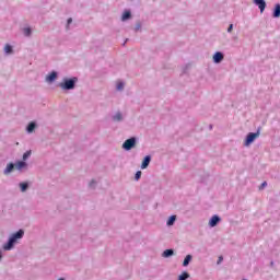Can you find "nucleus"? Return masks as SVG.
<instances>
[{"instance_id":"f257e3e1","label":"nucleus","mask_w":280,"mask_h":280,"mask_svg":"<svg viewBox=\"0 0 280 280\" xmlns=\"http://www.w3.org/2000/svg\"><path fill=\"white\" fill-rule=\"evenodd\" d=\"M25 236V230L20 229L16 232L12 233L8 241L3 244L2 249L3 250H14V247L16 244H19V240H23Z\"/></svg>"},{"instance_id":"f03ea898","label":"nucleus","mask_w":280,"mask_h":280,"mask_svg":"<svg viewBox=\"0 0 280 280\" xmlns=\"http://www.w3.org/2000/svg\"><path fill=\"white\" fill-rule=\"evenodd\" d=\"M78 85V77L63 78L57 86L61 89V91H73Z\"/></svg>"},{"instance_id":"7ed1b4c3","label":"nucleus","mask_w":280,"mask_h":280,"mask_svg":"<svg viewBox=\"0 0 280 280\" xmlns=\"http://www.w3.org/2000/svg\"><path fill=\"white\" fill-rule=\"evenodd\" d=\"M259 135H261V127H258L256 132H248L244 139V145L245 148H250L257 139H259Z\"/></svg>"},{"instance_id":"20e7f679","label":"nucleus","mask_w":280,"mask_h":280,"mask_svg":"<svg viewBox=\"0 0 280 280\" xmlns=\"http://www.w3.org/2000/svg\"><path fill=\"white\" fill-rule=\"evenodd\" d=\"M137 143H139V138L135 136L130 137L129 139L124 141L122 150H125V152H130V150H133V148H137Z\"/></svg>"},{"instance_id":"39448f33","label":"nucleus","mask_w":280,"mask_h":280,"mask_svg":"<svg viewBox=\"0 0 280 280\" xmlns=\"http://www.w3.org/2000/svg\"><path fill=\"white\" fill-rule=\"evenodd\" d=\"M253 3L254 5H257L258 10L260 11V14H264V12H266V8H268L266 0H253Z\"/></svg>"},{"instance_id":"423d86ee","label":"nucleus","mask_w":280,"mask_h":280,"mask_svg":"<svg viewBox=\"0 0 280 280\" xmlns=\"http://www.w3.org/2000/svg\"><path fill=\"white\" fill-rule=\"evenodd\" d=\"M222 222V218H220V215L218 214H213L210 220L208 225L210 226V229H215V226Z\"/></svg>"},{"instance_id":"0eeeda50","label":"nucleus","mask_w":280,"mask_h":280,"mask_svg":"<svg viewBox=\"0 0 280 280\" xmlns=\"http://www.w3.org/2000/svg\"><path fill=\"white\" fill-rule=\"evenodd\" d=\"M56 80H58V71L56 70H52L46 75V82H48V84H54Z\"/></svg>"},{"instance_id":"6e6552de","label":"nucleus","mask_w":280,"mask_h":280,"mask_svg":"<svg viewBox=\"0 0 280 280\" xmlns=\"http://www.w3.org/2000/svg\"><path fill=\"white\" fill-rule=\"evenodd\" d=\"M212 60H213L214 65H220V62H222V60H224V52L215 51L212 56Z\"/></svg>"},{"instance_id":"1a4fd4ad","label":"nucleus","mask_w":280,"mask_h":280,"mask_svg":"<svg viewBox=\"0 0 280 280\" xmlns=\"http://www.w3.org/2000/svg\"><path fill=\"white\" fill-rule=\"evenodd\" d=\"M150 163H152V155H145V156L142 159L140 168H141V170H148V167H150Z\"/></svg>"},{"instance_id":"9d476101","label":"nucleus","mask_w":280,"mask_h":280,"mask_svg":"<svg viewBox=\"0 0 280 280\" xmlns=\"http://www.w3.org/2000/svg\"><path fill=\"white\" fill-rule=\"evenodd\" d=\"M15 170H18V172H23V170H26L27 167V162L23 161V160H18L15 163Z\"/></svg>"},{"instance_id":"9b49d317","label":"nucleus","mask_w":280,"mask_h":280,"mask_svg":"<svg viewBox=\"0 0 280 280\" xmlns=\"http://www.w3.org/2000/svg\"><path fill=\"white\" fill-rule=\"evenodd\" d=\"M15 170V165L13 162L7 164L5 168L3 170L4 176H10Z\"/></svg>"},{"instance_id":"f8f14e48","label":"nucleus","mask_w":280,"mask_h":280,"mask_svg":"<svg viewBox=\"0 0 280 280\" xmlns=\"http://www.w3.org/2000/svg\"><path fill=\"white\" fill-rule=\"evenodd\" d=\"M38 128V124H36V121H31L27 124L26 126V132L27 135H32V132H34V130H36Z\"/></svg>"},{"instance_id":"ddd939ff","label":"nucleus","mask_w":280,"mask_h":280,"mask_svg":"<svg viewBox=\"0 0 280 280\" xmlns=\"http://www.w3.org/2000/svg\"><path fill=\"white\" fill-rule=\"evenodd\" d=\"M174 255H176L174 248L165 249V250L162 253V257H164V259H170V257H174Z\"/></svg>"},{"instance_id":"4468645a","label":"nucleus","mask_w":280,"mask_h":280,"mask_svg":"<svg viewBox=\"0 0 280 280\" xmlns=\"http://www.w3.org/2000/svg\"><path fill=\"white\" fill-rule=\"evenodd\" d=\"M130 19H132V11L130 10H125L121 14V21L126 22V21H130Z\"/></svg>"},{"instance_id":"2eb2a0df","label":"nucleus","mask_w":280,"mask_h":280,"mask_svg":"<svg viewBox=\"0 0 280 280\" xmlns=\"http://www.w3.org/2000/svg\"><path fill=\"white\" fill-rule=\"evenodd\" d=\"M272 19H280V3H276L272 9Z\"/></svg>"},{"instance_id":"dca6fc26","label":"nucleus","mask_w":280,"mask_h":280,"mask_svg":"<svg viewBox=\"0 0 280 280\" xmlns=\"http://www.w3.org/2000/svg\"><path fill=\"white\" fill-rule=\"evenodd\" d=\"M112 120L117 124L124 121V114H121V112H117L114 116H112Z\"/></svg>"},{"instance_id":"f3484780","label":"nucleus","mask_w":280,"mask_h":280,"mask_svg":"<svg viewBox=\"0 0 280 280\" xmlns=\"http://www.w3.org/2000/svg\"><path fill=\"white\" fill-rule=\"evenodd\" d=\"M19 187H20V191H22V194H25V191L30 189V182H21L19 184Z\"/></svg>"},{"instance_id":"a211bd4d","label":"nucleus","mask_w":280,"mask_h":280,"mask_svg":"<svg viewBox=\"0 0 280 280\" xmlns=\"http://www.w3.org/2000/svg\"><path fill=\"white\" fill-rule=\"evenodd\" d=\"M192 259H194L192 255H190V254L186 255V257L184 258V261H183L184 268H187V266H189V264H191Z\"/></svg>"},{"instance_id":"6ab92c4d","label":"nucleus","mask_w":280,"mask_h":280,"mask_svg":"<svg viewBox=\"0 0 280 280\" xmlns=\"http://www.w3.org/2000/svg\"><path fill=\"white\" fill-rule=\"evenodd\" d=\"M4 54L7 56H10L11 54H14V47L10 44H5L4 46Z\"/></svg>"},{"instance_id":"aec40b11","label":"nucleus","mask_w":280,"mask_h":280,"mask_svg":"<svg viewBox=\"0 0 280 280\" xmlns=\"http://www.w3.org/2000/svg\"><path fill=\"white\" fill-rule=\"evenodd\" d=\"M176 215L172 214L171 217H168L167 221H166V226H174V224H176Z\"/></svg>"},{"instance_id":"412c9836","label":"nucleus","mask_w":280,"mask_h":280,"mask_svg":"<svg viewBox=\"0 0 280 280\" xmlns=\"http://www.w3.org/2000/svg\"><path fill=\"white\" fill-rule=\"evenodd\" d=\"M189 277H190V275H189L187 271H183V272L178 276L177 280H187V279H189Z\"/></svg>"},{"instance_id":"4be33fe9","label":"nucleus","mask_w":280,"mask_h":280,"mask_svg":"<svg viewBox=\"0 0 280 280\" xmlns=\"http://www.w3.org/2000/svg\"><path fill=\"white\" fill-rule=\"evenodd\" d=\"M30 156H32V150H28L23 153L22 161H24L26 163V161H27V159H30Z\"/></svg>"},{"instance_id":"5701e85b","label":"nucleus","mask_w":280,"mask_h":280,"mask_svg":"<svg viewBox=\"0 0 280 280\" xmlns=\"http://www.w3.org/2000/svg\"><path fill=\"white\" fill-rule=\"evenodd\" d=\"M23 34H24V36H26V37L32 36V27H24V28H23Z\"/></svg>"},{"instance_id":"b1692460","label":"nucleus","mask_w":280,"mask_h":280,"mask_svg":"<svg viewBox=\"0 0 280 280\" xmlns=\"http://www.w3.org/2000/svg\"><path fill=\"white\" fill-rule=\"evenodd\" d=\"M125 85H126V84H125L122 81L118 82V83L116 84V91H121Z\"/></svg>"},{"instance_id":"393cba45","label":"nucleus","mask_w":280,"mask_h":280,"mask_svg":"<svg viewBox=\"0 0 280 280\" xmlns=\"http://www.w3.org/2000/svg\"><path fill=\"white\" fill-rule=\"evenodd\" d=\"M143 173L141 171H137L136 174H135V180H141V175Z\"/></svg>"},{"instance_id":"a878e982","label":"nucleus","mask_w":280,"mask_h":280,"mask_svg":"<svg viewBox=\"0 0 280 280\" xmlns=\"http://www.w3.org/2000/svg\"><path fill=\"white\" fill-rule=\"evenodd\" d=\"M89 185L92 189H95V185H97V182H95V179H92Z\"/></svg>"},{"instance_id":"bb28decb","label":"nucleus","mask_w":280,"mask_h":280,"mask_svg":"<svg viewBox=\"0 0 280 280\" xmlns=\"http://www.w3.org/2000/svg\"><path fill=\"white\" fill-rule=\"evenodd\" d=\"M266 187H268V182H262L259 186V189H266Z\"/></svg>"},{"instance_id":"cd10ccee","label":"nucleus","mask_w":280,"mask_h":280,"mask_svg":"<svg viewBox=\"0 0 280 280\" xmlns=\"http://www.w3.org/2000/svg\"><path fill=\"white\" fill-rule=\"evenodd\" d=\"M71 23H73V19H72V18H69V19L67 20V25H66L67 30H69V25H71Z\"/></svg>"},{"instance_id":"c85d7f7f","label":"nucleus","mask_w":280,"mask_h":280,"mask_svg":"<svg viewBox=\"0 0 280 280\" xmlns=\"http://www.w3.org/2000/svg\"><path fill=\"white\" fill-rule=\"evenodd\" d=\"M222 261H224V256H219V258L217 260V265L220 266V264H222Z\"/></svg>"},{"instance_id":"c756f323","label":"nucleus","mask_w":280,"mask_h":280,"mask_svg":"<svg viewBox=\"0 0 280 280\" xmlns=\"http://www.w3.org/2000/svg\"><path fill=\"white\" fill-rule=\"evenodd\" d=\"M136 32H139V30H141V23L140 22H138L137 24H136Z\"/></svg>"},{"instance_id":"7c9ffc66","label":"nucleus","mask_w":280,"mask_h":280,"mask_svg":"<svg viewBox=\"0 0 280 280\" xmlns=\"http://www.w3.org/2000/svg\"><path fill=\"white\" fill-rule=\"evenodd\" d=\"M231 32H233V24H230L228 27V33L231 34Z\"/></svg>"},{"instance_id":"2f4dec72","label":"nucleus","mask_w":280,"mask_h":280,"mask_svg":"<svg viewBox=\"0 0 280 280\" xmlns=\"http://www.w3.org/2000/svg\"><path fill=\"white\" fill-rule=\"evenodd\" d=\"M3 259V253L0 250V261Z\"/></svg>"},{"instance_id":"473e14b6","label":"nucleus","mask_w":280,"mask_h":280,"mask_svg":"<svg viewBox=\"0 0 280 280\" xmlns=\"http://www.w3.org/2000/svg\"><path fill=\"white\" fill-rule=\"evenodd\" d=\"M128 40H129V39L127 38L122 45L126 46V44L128 43Z\"/></svg>"},{"instance_id":"72a5a7b5","label":"nucleus","mask_w":280,"mask_h":280,"mask_svg":"<svg viewBox=\"0 0 280 280\" xmlns=\"http://www.w3.org/2000/svg\"><path fill=\"white\" fill-rule=\"evenodd\" d=\"M209 129H210V130H213V125H210V126H209Z\"/></svg>"},{"instance_id":"f704fd0d","label":"nucleus","mask_w":280,"mask_h":280,"mask_svg":"<svg viewBox=\"0 0 280 280\" xmlns=\"http://www.w3.org/2000/svg\"><path fill=\"white\" fill-rule=\"evenodd\" d=\"M270 266H275V261H271V262H270Z\"/></svg>"},{"instance_id":"c9c22d12","label":"nucleus","mask_w":280,"mask_h":280,"mask_svg":"<svg viewBox=\"0 0 280 280\" xmlns=\"http://www.w3.org/2000/svg\"><path fill=\"white\" fill-rule=\"evenodd\" d=\"M183 73H185V69H184V71H183Z\"/></svg>"},{"instance_id":"e433bc0d","label":"nucleus","mask_w":280,"mask_h":280,"mask_svg":"<svg viewBox=\"0 0 280 280\" xmlns=\"http://www.w3.org/2000/svg\"><path fill=\"white\" fill-rule=\"evenodd\" d=\"M243 280H248V279H243Z\"/></svg>"}]
</instances>
